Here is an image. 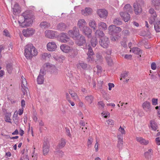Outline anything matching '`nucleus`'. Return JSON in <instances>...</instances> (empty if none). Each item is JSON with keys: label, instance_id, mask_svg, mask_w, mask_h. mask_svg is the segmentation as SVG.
Returning <instances> with one entry per match:
<instances>
[{"label": "nucleus", "instance_id": "nucleus-1", "mask_svg": "<svg viewBox=\"0 0 160 160\" xmlns=\"http://www.w3.org/2000/svg\"><path fill=\"white\" fill-rule=\"evenodd\" d=\"M38 54L37 49L32 43H28L25 46L24 54L27 59H31Z\"/></svg>", "mask_w": 160, "mask_h": 160}, {"label": "nucleus", "instance_id": "nucleus-2", "mask_svg": "<svg viewBox=\"0 0 160 160\" xmlns=\"http://www.w3.org/2000/svg\"><path fill=\"white\" fill-rule=\"evenodd\" d=\"M22 15L23 17L24 20L22 23L21 22V27L24 28L31 26L35 19L34 16L30 14L28 11L22 13Z\"/></svg>", "mask_w": 160, "mask_h": 160}, {"label": "nucleus", "instance_id": "nucleus-3", "mask_svg": "<svg viewBox=\"0 0 160 160\" xmlns=\"http://www.w3.org/2000/svg\"><path fill=\"white\" fill-rule=\"evenodd\" d=\"M144 2L143 0H136L133 4L134 11L137 15L140 14L142 12V7L144 5Z\"/></svg>", "mask_w": 160, "mask_h": 160}, {"label": "nucleus", "instance_id": "nucleus-4", "mask_svg": "<svg viewBox=\"0 0 160 160\" xmlns=\"http://www.w3.org/2000/svg\"><path fill=\"white\" fill-rule=\"evenodd\" d=\"M68 33L69 35L74 39H76L79 36V31L76 27L73 28L72 30H69Z\"/></svg>", "mask_w": 160, "mask_h": 160}, {"label": "nucleus", "instance_id": "nucleus-5", "mask_svg": "<svg viewBox=\"0 0 160 160\" xmlns=\"http://www.w3.org/2000/svg\"><path fill=\"white\" fill-rule=\"evenodd\" d=\"M35 32V30L32 28L24 29L22 31V34L25 37H29L32 36Z\"/></svg>", "mask_w": 160, "mask_h": 160}, {"label": "nucleus", "instance_id": "nucleus-6", "mask_svg": "<svg viewBox=\"0 0 160 160\" xmlns=\"http://www.w3.org/2000/svg\"><path fill=\"white\" fill-rule=\"evenodd\" d=\"M108 29L109 33L112 34L119 33L122 31V29L120 27H116L114 25L110 26L108 28Z\"/></svg>", "mask_w": 160, "mask_h": 160}, {"label": "nucleus", "instance_id": "nucleus-7", "mask_svg": "<svg viewBox=\"0 0 160 160\" xmlns=\"http://www.w3.org/2000/svg\"><path fill=\"white\" fill-rule=\"evenodd\" d=\"M149 12L151 15V16L149 20V22L152 25V24L153 23L155 22H156V18L157 15L156 12L153 8H150L149 10Z\"/></svg>", "mask_w": 160, "mask_h": 160}, {"label": "nucleus", "instance_id": "nucleus-8", "mask_svg": "<svg viewBox=\"0 0 160 160\" xmlns=\"http://www.w3.org/2000/svg\"><path fill=\"white\" fill-rule=\"evenodd\" d=\"M99 43L101 47L104 48H107L109 43L108 38L106 37L101 38L99 41Z\"/></svg>", "mask_w": 160, "mask_h": 160}, {"label": "nucleus", "instance_id": "nucleus-9", "mask_svg": "<svg viewBox=\"0 0 160 160\" xmlns=\"http://www.w3.org/2000/svg\"><path fill=\"white\" fill-rule=\"evenodd\" d=\"M81 30L82 31V33L86 36L88 38H91L92 31L89 27L87 26L81 29Z\"/></svg>", "mask_w": 160, "mask_h": 160}, {"label": "nucleus", "instance_id": "nucleus-10", "mask_svg": "<svg viewBox=\"0 0 160 160\" xmlns=\"http://www.w3.org/2000/svg\"><path fill=\"white\" fill-rule=\"evenodd\" d=\"M21 78L22 79V84H21V86L22 87V92L23 95H25V94L26 92L27 91L26 88L27 90L28 89L27 87H26L27 85V83L26 79L22 76Z\"/></svg>", "mask_w": 160, "mask_h": 160}, {"label": "nucleus", "instance_id": "nucleus-11", "mask_svg": "<svg viewBox=\"0 0 160 160\" xmlns=\"http://www.w3.org/2000/svg\"><path fill=\"white\" fill-rule=\"evenodd\" d=\"M50 67V65L49 63H46L43 65L41 68L39 74L43 75V76L46 74V71L48 70Z\"/></svg>", "mask_w": 160, "mask_h": 160}, {"label": "nucleus", "instance_id": "nucleus-12", "mask_svg": "<svg viewBox=\"0 0 160 160\" xmlns=\"http://www.w3.org/2000/svg\"><path fill=\"white\" fill-rule=\"evenodd\" d=\"M47 50L51 52L55 51L57 48L56 43L53 42H50L47 44Z\"/></svg>", "mask_w": 160, "mask_h": 160}, {"label": "nucleus", "instance_id": "nucleus-13", "mask_svg": "<svg viewBox=\"0 0 160 160\" xmlns=\"http://www.w3.org/2000/svg\"><path fill=\"white\" fill-rule=\"evenodd\" d=\"M97 13L101 18H106L108 15V12L105 9L98 10Z\"/></svg>", "mask_w": 160, "mask_h": 160}, {"label": "nucleus", "instance_id": "nucleus-14", "mask_svg": "<svg viewBox=\"0 0 160 160\" xmlns=\"http://www.w3.org/2000/svg\"><path fill=\"white\" fill-rule=\"evenodd\" d=\"M76 43L78 46H81L85 45L86 42V40L85 38L83 36L81 35L79 39H76Z\"/></svg>", "mask_w": 160, "mask_h": 160}, {"label": "nucleus", "instance_id": "nucleus-15", "mask_svg": "<svg viewBox=\"0 0 160 160\" xmlns=\"http://www.w3.org/2000/svg\"><path fill=\"white\" fill-rule=\"evenodd\" d=\"M50 145L48 142H44L43 147V153L44 155L48 154L49 151Z\"/></svg>", "mask_w": 160, "mask_h": 160}, {"label": "nucleus", "instance_id": "nucleus-16", "mask_svg": "<svg viewBox=\"0 0 160 160\" xmlns=\"http://www.w3.org/2000/svg\"><path fill=\"white\" fill-rule=\"evenodd\" d=\"M55 32L54 31L47 30L45 32V36L49 38H53L55 37Z\"/></svg>", "mask_w": 160, "mask_h": 160}, {"label": "nucleus", "instance_id": "nucleus-17", "mask_svg": "<svg viewBox=\"0 0 160 160\" xmlns=\"http://www.w3.org/2000/svg\"><path fill=\"white\" fill-rule=\"evenodd\" d=\"M121 17L125 22H128L130 18V15L127 12H121L120 13Z\"/></svg>", "mask_w": 160, "mask_h": 160}, {"label": "nucleus", "instance_id": "nucleus-18", "mask_svg": "<svg viewBox=\"0 0 160 160\" xmlns=\"http://www.w3.org/2000/svg\"><path fill=\"white\" fill-rule=\"evenodd\" d=\"M59 39L62 42L66 43L68 41V37L66 33L63 32L60 35Z\"/></svg>", "mask_w": 160, "mask_h": 160}, {"label": "nucleus", "instance_id": "nucleus-19", "mask_svg": "<svg viewBox=\"0 0 160 160\" xmlns=\"http://www.w3.org/2000/svg\"><path fill=\"white\" fill-rule=\"evenodd\" d=\"M136 140L140 144L146 145L149 143V141L146 140L141 137H137L136 138Z\"/></svg>", "mask_w": 160, "mask_h": 160}, {"label": "nucleus", "instance_id": "nucleus-20", "mask_svg": "<svg viewBox=\"0 0 160 160\" xmlns=\"http://www.w3.org/2000/svg\"><path fill=\"white\" fill-rule=\"evenodd\" d=\"M143 108L147 112L150 111L151 106L150 103L148 101L144 102L142 105Z\"/></svg>", "mask_w": 160, "mask_h": 160}, {"label": "nucleus", "instance_id": "nucleus-21", "mask_svg": "<svg viewBox=\"0 0 160 160\" xmlns=\"http://www.w3.org/2000/svg\"><path fill=\"white\" fill-rule=\"evenodd\" d=\"M87 23L85 20L82 19H80L78 21L77 25L81 30L84 27L87 26Z\"/></svg>", "mask_w": 160, "mask_h": 160}, {"label": "nucleus", "instance_id": "nucleus-22", "mask_svg": "<svg viewBox=\"0 0 160 160\" xmlns=\"http://www.w3.org/2000/svg\"><path fill=\"white\" fill-rule=\"evenodd\" d=\"M81 12L82 15L85 16H87L91 14L92 10L90 8H86L84 10H82Z\"/></svg>", "mask_w": 160, "mask_h": 160}, {"label": "nucleus", "instance_id": "nucleus-23", "mask_svg": "<svg viewBox=\"0 0 160 160\" xmlns=\"http://www.w3.org/2000/svg\"><path fill=\"white\" fill-rule=\"evenodd\" d=\"M67 28V26L64 23L62 22L58 23L57 26V29L60 31H65Z\"/></svg>", "mask_w": 160, "mask_h": 160}, {"label": "nucleus", "instance_id": "nucleus-24", "mask_svg": "<svg viewBox=\"0 0 160 160\" xmlns=\"http://www.w3.org/2000/svg\"><path fill=\"white\" fill-rule=\"evenodd\" d=\"M130 51L135 54L139 55L140 57H141V55L142 53V50L137 47H134Z\"/></svg>", "mask_w": 160, "mask_h": 160}, {"label": "nucleus", "instance_id": "nucleus-25", "mask_svg": "<svg viewBox=\"0 0 160 160\" xmlns=\"http://www.w3.org/2000/svg\"><path fill=\"white\" fill-rule=\"evenodd\" d=\"M61 50L65 53L68 52L71 49V48L66 44H62L60 47Z\"/></svg>", "mask_w": 160, "mask_h": 160}, {"label": "nucleus", "instance_id": "nucleus-26", "mask_svg": "<svg viewBox=\"0 0 160 160\" xmlns=\"http://www.w3.org/2000/svg\"><path fill=\"white\" fill-rule=\"evenodd\" d=\"M39 25L41 28L45 29L49 28L51 26L50 23L46 21L41 22Z\"/></svg>", "mask_w": 160, "mask_h": 160}, {"label": "nucleus", "instance_id": "nucleus-27", "mask_svg": "<svg viewBox=\"0 0 160 160\" xmlns=\"http://www.w3.org/2000/svg\"><path fill=\"white\" fill-rule=\"evenodd\" d=\"M124 11L127 13H132L133 12L132 8L130 5L129 4H126L123 8Z\"/></svg>", "mask_w": 160, "mask_h": 160}, {"label": "nucleus", "instance_id": "nucleus-28", "mask_svg": "<svg viewBox=\"0 0 160 160\" xmlns=\"http://www.w3.org/2000/svg\"><path fill=\"white\" fill-rule=\"evenodd\" d=\"M77 67L79 69L81 68L83 69H85L87 67V64L81 61L77 64Z\"/></svg>", "mask_w": 160, "mask_h": 160}, {"label": "nucleus", "instance_id": "nucleus-29", "mask_svg": "<svg viewBox=\"0 0 160 160\" xmlns=\"http://www.w3.org/2000/svg\"><path fill=\"white\" fill-rule=\"evenodd\" d=\"M150 127L152 130L155 131L157 130L158 128V126L156 123L153 120L150 121Z\"/></svg>", "mask_w": 160, "mask_h": 160}, {"label": "nucleus", "instance_id": "nucleus-30", "mask_svg": "<svg viewBox=\"0 0 160 160\" xmlns=\"http://www.w3.org/2000/svg\"><path fill=\"white\" fill-rule=\"evenodd\" d=\"M98 25L100 29L105 30L107 28V26L106 24L104 22H100L98 23Z\"/></svg>", "mask_w": 160, "mask_h": 160}, {"label": "nucleus", "instance_id": "nucleus-31", "mask_svg": "<svg viewBox=\"0 0 160 160\" xmlns=\"http://www.w3.org/2000/svg\"><path fill=\"white\" fill-rule=\"evenodd\" d=\"M89 26L94 30H96L97 29V24L94 20H90L89 23Z\"/></svg>", "mask_w": 160, "mask_h": 160}, {"label": "nucleus", "instance_id": "nucleus-32", "mask_svg": "<svg viewBox=\"0 0 160 160\" xmlns=\"http://www.w3.org/2000/svg\"><path fill=\"white\" fill-rule=\"evenodd\" d=\"M152 154V150L151 149H149L148 151L145 152L144 155L146 158H149L151 157Z\"/></svg>", "mask_w": 160, "mask_h": 160}, {"label": "nucleus", "instance_id": "nucleus-33", "mask_svg": "<svg viewBox=\"0 0 160 160\" xmlns=\"http://www.w3.org/2000/svg\"><path fill=\"white\" fill-rule=\"evenodd\" d=\"M41 56L42 59L44 60H46L47 59L51 57L50 54L46 52L42 53Z\"/></svg>", "mask_w": 160, "mask_h": 160}, {"label": "nucleus", "instance_id": "nucleus-34", "mask_svg": "<svg viewBox=\"0 0 160 160\" xmlns=\"http://www.w3.org/2000/svg\"><path fill=\"white\" fill-rule=\"evenodd\" d=\"M18 113L17 111H16L14 113L13 119L16 124L18 123V114L20 115V109L18 110Z\"/></svg>", "mask_w": 160, "mask_h": 160}, {"label": "nucleus", "instance_id": "nucleus-35", "mask_svg": "<svg viewBox=\"0 0 160 160\" xmlns=\"http://www.w3.org/2000/svg\"><path fill=\"white\" fill-rule=\"evenodd\" d=\"M95 35L96 37H99L101 38L103 37L104 34L102 31L98 30L96 31Z\"/></svg>", "mask_w": 160, "mask_h": 160}, {"label": "nucleus", "instance_id": "nucleus-36", "mask_svg": "<svg viewBox=\"0 0 160 160\" xmlns=\"http://www.w3.org/2000/svg\"><path fill=\"white\" fill-rule=\"evenodd\" d=\"M154 23V22L153 23L155 30L157 32H160V21H157L155 23Z\"/></svg>", "mask_w": 160, "mask_h": 160}, {"label": "nucleus", "instance_id": "nucleus-37", "mask_svg": "<svg viewBox=\"0 0 160 160\" xmlns=\"http://www.w3.org/2000/svg\"><path fill=\"white\" fill-rule=\"evenodd\" d=\"M44 80V78L43 75L39 74L37 78V82L38 84H42Z\"/></svg>", "mask_w": 160, "mask_h": 160}, {"label": "nucleus", "instance_id": "nucleus-38", "mask_svg": "<svg viewBox=\"0 0 160 160\" xmlns=\"http://www.w3.org/2000/svg\"><path fill=\"white\" fill-rule=\"evenodd\" d=\"M113 23L115 25H120L122 24V22L119 18H117L114 19Z\"/></svg>", "mask_w": 160, "mask_h": 160}, {"label": "nucleus", "instance_id": "nucleus-39", "mask_svg": "<svg viewBox=\"0 0 160 160\" xmlns=\"http://www.w3.org/2000/svg\"><path fill=\"white\" fill-rule=\"evenodd\" d=\"M65 144L66 142L63 139H62L60 143L58 145L57 148L59 149H61L64 147Z\"/></svg>", "mask_w": 160, "mask_h": 160}, {"label": "nucleus", "instance_id": "nucleus-40", "mask_svg": "<svg viewBox=\"0 0 160 160\" xmlns=\"http://www.w3.org/2000/svg\"><path fill=\"white\" fill-rule=\"evenodd\" d=\"M78 52V50L77 49H74L70 52L69 55L71 58H74L77 56Z\"/></svg>", "mask_w": 160, "mask_h": 160}, {"label": "nucleus", "instance_id": "nucleus-41", "mask_svg": "<svg viewBox=\"0 0 160 160\" xmlns=\"http://www.w3.org/2000/svg\"><path fill=\"white\" fill-rule=\"evenodd\" d=\"M91 45L93 47H95L98 44V41L96 37H94L91 39Z\"/></svg>", "mask_w": 160, "mask_h": 160}, {"label": "nucleus", "instance_id": "nucleus-42", "mask_svg": "<svg viewBox=\"0 0 160 160\" xmlns=\"http://www.w3.org/2000/svg\"><path fill=\"white\" fill-rule=\"evenodd\" d=\"M152 4L156 7L160 6V0H152Z\"/></svg>", "mask_w": 160, "mask_h": 160}, {"label": "nucleus", "instance_id": "nucleus-43", "mask_svg": "<svg viewBox=\"0 0 160 160\" xmlns=\"http://www.w3.org/2000/svg\"><path fill=\"white\" fill-rule=\"evenodd\" d=\"M51 68V72L52 73L56 75L58 74V70L54 66H51L49 68Z\"/></svg>", "mask_w": 160, "mask_h": 160}, {"label": "nucleus", "instance_id": "nucleus-44", "mask_svg": "<svg viewBox=\"0 0 160 160\" xmlns=\"http://www.w3.org/2000/svg\"><path fill=\"white\" fill-rule=\"evenodd\" d=\"M7 69L8 72L11 73L13 69L12 65V63H9L7 65Z\"/></svg>", "mask_w": 160, "mask_h": 160}, {"label": "nucleus", "instance_id": "nucleus-45", "mask_svg": "<svg viewBox=\"0 0 160 160\" xmlns=\"http://www.w3.org/2000/svg\"><path fill=\"white\" fill-rule=\"evenodd\" d=\"M17 7L18 6L16 5H15L13 8V13L14 15H17L18 14L19 16V15H18V12L19 11V9Z\"/></svg>", "mask_w": 160, "mask_h": 160}, {"label": "nucleus", "instance_id": "nucleus-46", "mask_svg": "<svg viewBox=\"0 0 160 160\" xmlns=\"http://www.w3.org/2000/svg\"><path fill=\"white\" fill-rule=\"evenodd\" d=\"M85 99L90 104H91L93 99V98L92 95L88 96L85 97Z\"/></svg>", "mask_w": 160, "mask_h": 160}, {"label": "nucleus", "instance_id": "nucleus-47", "mask_svg": "<svg viewBox=\"0 0 160 160\" xmlns=\"http://www.w3.org/2000/svg\"><path fill=\"white\" fill-rule=\"evenodd\" d=\"M106 59L108 64L109 65H111L112 63V61L111 57L109 56H106Z\"/></svg>", "mask_w": 160, "mask_h": 160}, {"label": "nucleus", "instance_id": "nucleus-48", "mask_svg": "<svg viewBox=\"0 0 160 160\" xmlns=\"http://www.w3.org/2000/svg\"><path fill=\"white\" fill-rule=\"evenodd\" d=\"M21 103L22 109H21V115L23 113V108L25 107V101L24 100H22L21 101Z\"/></svg>", "mask_w": 160, "mask_h": 160}, {"label": "nucleus", "instance_id": "nucleus-49", "mask_svg": "<svg viewBox=\"0 0 160 160\" xmlns=\"http://www.w3.org/2000/svg\"><path fill=\"white\" fill-rule=\"evenodd\" d=\"M93 141L92 138L91 137H89L87 142V145L88 147H90Z\"/></svg>", "mask_w": 160, "mask_h": 160}, {"label": "nucleus", "instance_id": "nucleus-50", "mask_svg": "<svg viewBox=\"0 0 160 160\" xmlns=\"http://www.w3.org/2000/svg\"><path fill=\"white\" fill-rule=\"evenodd\" d=\"M56 155H58L59 157H62L63 155V152L62 151L58 150L55 152Z\"/></svg>", "mask_w": 160, "mask_h": 160}, {"label": "nucleus", "instance_id": "nucleus-51", "mask_svg": "<svg viewBox=\"0 0 160 160\" xmlns=\"http://www.w3.org/2000/svg\"><path fill=\"white\" fill-rule=\"evenodd\" d=\"M69 94L71 95V96L74 98L75 99H76L78 98V96L77 94L74 92L72 91L69 92Z\"/></svg>", "mask_w": 160, "mask_h": 160}, {"label": "nucleus", "instance_id": "nucleus-52", "mask_svg": "<svg viewBox=\"0 0 160 160\" xmlns=\"http://www.w3.org/2000/svg\"><path fill=\"white\" fill-rule=\"evenodd\" d=\"M10 116L11 115L10 114H8L6 115L5 117V121L7 122H11V119L10 118Z\"/></svg>", "mask_w": 160, "mask_h": 160}, {"label": "nucleus", "instance_id": "nucleus-53", "mask_svg": "<svg viewBox=\"0 0 160 160\" xmlns=\"http://www.w3.org/2000/svg\"><path fill=\"white\" fill-rule=\"evenodd\" d=\"M87 55L89 56H93L94 55L92 49L91 47H89L88 48V52Z\"/></svg>", "mask_w": 160, "mask_h": 160}, {"label": "nucleus", "instance_id": "nucleus-54", "mask_svg": "<svg viewBox=\"0 0 160 160\" xmlns=\"http://www.w3.org/2000/svg\"><path fill=\"white\" fill-rule=\"evenodd\" d=\"M96 58L97 60H99L101 62L102 60V57L100 53H97L96 54Z\"/></svg>", "mask_w": 160, "mask_h": 160}, {"label": "nucleus", "instance_id": "nucleus-55", "mask_svg": "<svg viewBox=\"0 0 160 160\" xmlns=\"http://www.w3.org/2000/svg\"><path fill=\"white\" fill-rule=\"evenodd\" d=\"M123 143V141L122 140H118V147L120 149L122 147Z\"/></svg>", "mask_w": 160, "mask_h": 160}, {"label": "nucleus", "instance_id": "nucleus-56", "mask_svg": "<svg viewBox=\"0 0 160 160\" xmlns=\"http://www.w3.org/2000/svg\"><path fill=\"white\" fill-rule=\"evenodd\" d=\"M13 25L16 27H18L20 26V22L19 21H15L13 22Z\"/></svg>", "mask_w": 160, "mask_h": 160}, {"label": "nucleus", "instance_id": "nucleus-57", "mask_svg": "<svg viewBox=\"0 0 160 160\" xmlns=\"http://www.w3.org/2000/svg\"><path fill=\"white\" fill-rule=\"evenodd\" d=\"M97 73L98 74L99 73H100L102 71V67L99 65L97 66Z\"/></svg>", "mask_w": 160, "mask_h": 160}, {"label": "nucleus", "instance_id": "nucleus-58", "mask_svg": "<svg viewBox=\"0 0 160 160\" xmlns=\"http://www.w3.org/2000/svg\"><path fill=\"white\" fill-rule=\"evenodd\" d=\"M3 35L6 37H10V35L9 32L7 30L3 31Z\"/></svg>", "mask_w": 160, "mask_h": 160}, {"label": "nucleus", "instance_id": "nucleus-59", "mask_svg": "<svg viewBox=\"0 0 160 160\" xmlns=\"http://www.w3.org/2000/svg\"><path fill=\"white\" fill-rule=\"evenodd\" d=\"M152 102L153 105H157L158 104V99L152 98Z\"/></svg>", "mask_w": 160, "mask_h": 160}, {"label": "nucleus", "instance_id": "nucleus-60", "mask_svg": "<svg viewBox=\"0 0 160 160\" xmlns=\"http://www.w3.org/2000/svg\"><path fill=\"white\" fill-rule=\"evenodd\" d=\"M88 56L87 58V60L88 62H91L93 60L92 56L88 55Z\"/></svg>", "mask_w": 160, "mask_h": 160}, {"label": "nucleus", "instance_id": "nucleus-61", "mask_svg": "<svg viewBox=\"0 0 160 160\" xmlns=\"http://www.w3.org/2000/svg\"><path fill=\"white\" fill-rule=\"evenodd\" d=\"M107 124L110 125H112L114 124V122L113 120L109 119L106 121Z\"/></svg>", "mask_w": 160, "mask_h": 160}, {"label": "nucleus", "instance_id": "nucleus-62", "mask_svg": "<svg viewBox=\"0 0 160 160\" xmlns=\"http://www.w3.org/2000/svg\"><path fill=\"white\" fill-rule=\"evenodd\" d=\"M118 131L120 132L122 134L125 133V131L123 128H122L121 126L118 129Z\"/></svg>", "mask_w": 160, "mask_h": 160}, {"label": "nucleus", "instance_id": "nucleus-63", "mask_svg": "<svg viewBox=\"0 0 160 160\" xmlns=\"http://www.w3.org/2000/svg\"><path fill=\"white\" fill-rule=\"evenodd\" d=\"M151 68L152 70H154L156 69V66L155 62H153L151 64Z\"/></svg>", "mask_w": 160, "mask_h": 160}, {"label": "nucleus", "instance_id": "nucleus-64", "mask_svg": "<svg viewBox=\"0 0 160 160\" xmlns=\"http://www.w3.org/2000/svg\"><path fill=\"white\" fill-rule=\"evenodd\" d=\"M156 142L158 145H160V138L159 137L155 139Z\"/></svg>", "mask_w": 160, "mask_h": 160}]
</instances>
